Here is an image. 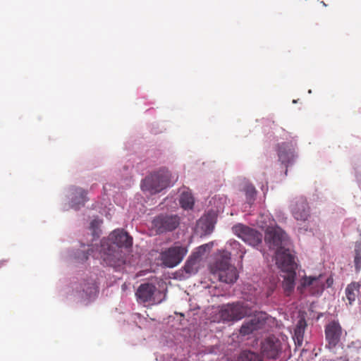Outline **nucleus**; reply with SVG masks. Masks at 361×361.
Masks as SVG:
<instances>
[{"instance_id": "nucleus-13", "label": "nucleus", "mask_w": 361, "mask_h": 361, "mask_svg": "<svg viewBox=\"0 0 361 361\" xmlns=\"http://www.w3.org/2000/svg\"><path fill=\"white\" fill-rule=\"evenodd\" d=\"M291 212L297 221H305L310 216V207L304 197L296 199L291 205Z\"/></svg>"}, {"instance_id": "nucleus-17", "label": "nucleus", "mask_w": 361, "mask_h": 361, "mask_svg": "<svg viewBox=\"0 0 361 361\" xmlns=\"http://www.w3.org/2000/svg\"><path fill=\"white\" fill-rule=\"evenodd\" d=\"M200 252H193L185 263L184 271L188 274H195L200 267Z\"/></svg>"}, {"instance_id": "nucleus-8", "label": "nucleus", "mask_w": 361, "mask_h": 361, "mask_svg": "<svg viewBox=\"0 0 361 361\" xmlns=\"http://www.w3.org/2000/svg\"><path fill=\"white\" fill-rule=\"evenodd\" d=\"M235 235L241 238L245 243L255 247L262 242V234L258 231L241 224L232 227Z\"/></svg>"}, {"instance_id": "nucleus-29", "label": "nucleus", "mask_w": 361, "mask_h": 361, "mask_svg": "<svg viewBox=\"0 0 361 361\" xmlns=\"http://www.w3.org/2000/svg\"><path fill=\"white\" fill-rule=\"evenodd\" d=\"M84 259L87 260L88 259V256L87 254H84Z\"/></svg>"}, {"instance_id": "nucleus-21", "label": "nucleus", "mask_w": 361, "mask_h": 361, "mask_svg": "<svg viewBox=\"0 0 361 361\" xmlns=\"http://www.w3.org/2000/svg\"><path fill=\"white\" fill-rule=\"evenodd\" d=\"M238 361H263V359L257 353L243 350L238 356Z\"/></svg>"}, {"instance_id": "nucleus-23", "label": "nucleus", "mask_w": 361, "mask_h": 361, "mask_svg": "<svg viewBox=\"0 0 361 361\" xmlns=\"http://www.w3.org/2000/svg\"><path fill=\"white\" fill-rule=\"evenodd\" d=\"M96 290H97V286H96L95 283L93 282H92L90 283L85 284L84 287L82 288L83 292H85V293L89 296H90L91 295L94 293L96 292Z\"/></svg>"}, {"instance_id": "nucleus-24", "label": "nucleus", "mask_w": 361, "mask_h": 361, "mask_svg": "<svg viewBox=\"0 0 361 361\" xmlns=\"http://www.w3.org/2000/svg\"><path fill=\"white\" fill-rule=\"evenodd\" d=\"M197 226L204 228L205 226V231H209L212 227V224L207 222V217H202L197 221Z\"/></svg>"}, {"instance_id": "nucleus-2", "label": "nucleus", "mask_w": 361, "mask_h": 361, "mask_svg": "<svg viewBox=\"0 0 361 361\" xmlns=\"http://www.w3.org/2000/svg\"><path fill=\"white\" fill-rule=\"evenodd\" d=\"M240 244L236 240H230L226 250H223L217 256L216 261L210 264L211 274L219 281L226 283H233L238 279L237 269L230 264L231 256H238L242 259L245 254Z\"/></svg>"}, {"instance_id": "nucleus-4", "label": "nucleus", "mask_w": 361, "mask_h": 361, "mask_svg": "<svg viewBox=\"0 0 361 361\" xmlns=\"http://www.w3.org/2000/svg\"><path fill=\"white\" fill-rule=\"evenodd\" d=\"M170 174L168 171L161 170L147 176L142 183V189L151 194L161 192L169 185Z\"/></svg>"}, {"instance_id": "nucleus-26", "label": "nucleus", "mask_w": 361, "mask_h": 361, "mask_svg": "<svg viewBox=\"0 0 361 361\" xmlns=\"http://www.w3.org/2000/svg\"><path fill=\"white\" fill-rule=\"evenodd\" d=\"M212 244H204L201 246H200L196 252H200V257L201 258V256L203 253L207 252V250H209L212 248Z\"/></svg>"}, {"instance_id": "nucleus-22", "label": "nucleus", "mask_w": 361, "mask_h": 361, "mask_svg": "<svg viewBox=\"0 0 361 361\" xmlns=\"http://www.w3.org/2000/svg\"><path fill=\"white\" fill-rule=\"evenodd\" d=\"M244 191L247 202L251 204L255 200L256 196V190L255 187L252 185H247L244 188Z\"/></svg>"}, {"instance_id": "nucleus-12", "label": "nucleus", "mask_w": 361, "mask_h": 361, "mask_svg": "<svg viewBox=\"0 0 361 361\" xmlns=\"http://www.w3.org/2000/svg\"><path fill=\"white\" fill-rule=\"evenodd\" d=\"M296 144L293 142H284L278 145L279 160L286 167L292 164L297 157L295 154Z\"/></svg>"}, {"instance_id": "nucleus-6", "label": "nucleus", "mask_w": 361, "mask_h": 361, "mask_svg": "<svg viewBox=\"0 0 361 361\" xmlns=\"http://www.w3.org/2000/svg\"><path fill=\"white\" fill-rule=\"evenodd\" d=\"M251 312L247 305L242 302H235L224 305L221 307L219 312L221 318L224 321H238Z\"/></svg>"}, {"instance_id": "nucleus-10", "label": "nucleus", "mask_w": 361, "mask_h": 361, "mask_svg": "<svg viewBox=\"0 0 361 361\" xmlns=\"http://www.w3.org/2000/svg\"><path fill=\"white\" fill-rule=\"evenodd\" d=\"M326 347L334 350L338 345L343 335V329L338 321H331L325 326Z\"/></svg>"}, {"instance_id": "nucleus-27", "label": "nucleus", "mask_w": 361, "mask_h": 361, "mask_svg": "<svg viewBox=\"0 0 361 361\" xmlns=\"http://www.w3.org/2000/svg\"><path fill=\"white\" fill-rule=\"evenodd\" d=\"M100 223V221L97 219H94L91 221L90 229L92 230L94 235L96 233V230L99 228Z\"/></svg>"}, {"instance_id": "nucleus-9", "label": "nucleus", "mask_w": 361, "mask_h": 361, "mask_svg": "<svg viewBox=\"0 0 361 361\" xmlns=\"http://www.w3.org/2000/svg\"><path fill=\"white\" fill-rule=\"evenodd\" d=\"M152 224L157 233H163L175 230L180 224V218L177 215L159 214L154 218Z\"/></svg>"}, {"instance_id": "nucleus-28", "label": "nucleus", "mask_w": 361, "mask_h": 361, "mask_svg": "<svg viewBox=\"0 0 361 361\" xmlns=\"http://www.w3.org/2000/svg\"><path fill=\"white\" fill-rule=\"evenodd\" d=\"M334 279L331 276H329L326 279H324L325 288H329L332 286Z\"/></svg>"}, {"instance_id": "nucleus-20", "label": "nucleus", "mask_w": 361, "mask_h": 361, "mask_svg": "<svg viewBox=\"0 0 361 361\" xmlns=\"http://www.w3.org/2000/svg\"><path fill=\"white\" fill-rule=\"evenodd\" d=\"M179 202L184 209H191L194 205V198L192 194L188 192H182Z\"/></svg>"}, {"instance_id": "nucleus-7", "label": "nucleus", "mask_w": 361, "mask_h": 361, "mask_svg": "<svg viewBox=\"0 0 361 361\" xmlns=\"http://www.w3.org/2000/svg\"><path fill=\"white\" fill-rule=\"evenodd\" d=\"M282 353V343L274 335L264 338L260 343L262 356L269 360H277Z\"/></svg>"}, {"instance_id": "nucleus-3", "label": "nucleus", "mask_w": 361, "mask_h": 361, "mask_svg": "<svg viewBox=\"0 0 361 361\" xmlns=\"http://www.w3.org/2000/svg\"><path fill=\"white\" fill-rule=\"evenodd\" d=\"M133 245V238L123 229L114 230L108 239L101 243V257L111 267H116L125 263V253L122 247L129 248Z\"/></svg>"}, {"instance_id": "nucleus-14", "label": "nucleus", "mask_w": 361, "mask_h": 361, "mask_svg": "<svg viewBox=\"0 0 361 361\" xmlns=\"http://www.w3.org/2000/svg\"><path fill=\"white\" fill-rule=\"evenodd\" d=\"M266 322L264 314L255 316L250 320L243 323L240 329V334L243 336H247L253 331L262 329Z\"/></svg>"}, {"instance_id": "nucleus-15", "label": "nucleus", "mask_w": 361, "mask_h": 361, "mask_svg": "<svg viewBox=\"0 0 361 361\" xmlns=\"http://www.w3.org/2000/svg\"><path fill=\"white\" fill-rule=\"evenodd\" d=\"M87 191L81 188L73 187L71 188V207L78 210L83 207L88 200Z\"/></svg>"}, {"instance_id": "nucleus-19", "label": "nucleus", "mask_w": 361, "mask_h": 361, "mask_svg": "<svg viewBox=\"0 0 361 361\" xmlns=\"http://www.w3.org/2000/svg\"><path fill=\"white\" fill-rule=\"evenodd\" d=\"M306 326L307 323L305 318H300L298 320L294 331V337L300 345L302 341Z\"/></svg>"}, {"instance_id": "nucleus-1", "label": "nucleus", "mask_w": 361, "mask_h": 361, "mask_svg": "<svg viewBox=\"0 0 361 361\" xmlns=\"http://www.w3.org/2000/svg\"><path fill=\"white\" fill-rule=\"evenodd\" d=\"M286 235L280 228L269 227L265 232L264 241L270 249L276 250V264L283 279L282 287L288 296L295 288L297 264L295 257L288 249L283 246Z\"/></svg>"}, {"instance_id": "nucleus-5", "label": "nucleus", "mask_w": 361, "mask_h": 361, "mask_svg": "<svg viewBox=\"0 0 361 361\" xmlns=\"http://www.w3.org/2000/svg\"><path fill=\"white\" fill-rule=\"evenodd\" d=\"M188 250L179 243L166 248L159 254V259L166 267L173 268L178 265L186 255Z\"/></svg>"}, {"instance_id": "nucleus-25", "label": "nucleus", "mask_w": 361, "mask_h": 361, "mask_svg": "<svg viewBox=\"0 0 361 361\" xmlns=\"http://www.w3.org/2000/svg\"><path fill=\"white\" fill-rule=\"evenodd\" d=\"M354 262L356 271H359L361 268V253L359 250H355Z\"/></svg>"}, {"instance_id": "nucleus-18", "label": "nucleus", "mask_w": 361, "mask_h": 361, "mask_svg": "<svg viewBox=\"0 0 361 361\" xmlns=\"http://www.w3.org/2000/svg\"><path fill=\"white\" fill-rule=\"evenodd\" d=\"M360 285L357 282H352L345 288V296L350 305L355 301L360 293Z\"/></svg>"}, {"instance_id": "nucleus-16", "label": "nucleus", "mask_w": 361, "mask_h": 361, "mask_svg": "<svg viewBox=\"0 0 361 361\" xmlns=\"http://www.w3.org/2000/svg\"><path fill=\"white\" fill-rule=\"evenodd\" d=\"M156 290V286L152 283H147L141 284L136 291V296L138 301L140 302L152 301Z\"/></svg>"}, {"instance_id": "nucleus-11", "label": "nucleus", "mask_w": 361, "mask_h": 361, "mask_svg": "<svg viewBox=\"0 0 361 361\" xmlns=\"http://www.w3.org/2000/svg\"><path fill=\"white\" fill-rule=\"evenodd\" d=\"M324 276L319 274L317 276H304L300 280V286L298 287L301 291L302 289H308L312 295H320L325 288Z\"/></svg>"}]
</instances>
